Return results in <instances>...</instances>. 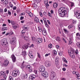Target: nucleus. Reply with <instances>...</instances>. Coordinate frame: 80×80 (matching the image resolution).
Masks as SVG:
<instances>
[{"instance_id":"obj_59","label":"nucleus","mask_w":80,"mask_h":80,"mask_svg":"<svg viewBox=\"0 0 80 80\" xmlns=\"http://www.w3.org/2000/svg\"><path fill=\"white\" fill-rule=\"evenodd\" d=\"M38 53V58H40V54L38 53Z\"/></svg>"},{"instance_id":"obj_44","label":"nucleus","mask_w":80,"mask_h":80,"mask_svg":"<svg viewBox=\"0 0 80 80\" xmlns=\"http://www.w3.org/2000/svg\"><path fill=\"white\" fill-rule=\"evenodd\" d=\"M43 20L44 23H45V22H47V21H46V18H43Z\"/></svg>"},{"instance_id":"obj_55","label":"nucleus","mask_w":80,"mask_h":80,"mask_svg":"<svg viewBox=\"0 0 80 80\" xmlns=\"http://www.w3.org/2000/svg\"><path fill=\"white\" fill-rule=\"evenodd\" d=\"M77 47H78L79 48H80V44L79 43H77Z\"/></svg>"},{"instance_id":"obj_13","label":"nucleus","mask_w":80,"mask_h":80,"mask_svg":"<svg viewBox=\"0 0 80 80\" xmlns=\"http://www.w3.org/2000/svg\"><path fill=\"white\" fill-rule=\"evenodd\" d=\"M8 63H9L8 60H6L4 61V62L3 63V65L5 67H7V66L8 65Z\"/></svg>"},{"instance_id":"obj_38","label":"nucleus","mask_w":80,"mask_h":80,"mask_svg":"<svg viewBox=\"0 0 80 80\" xmlns=\"http://www.w3.org/2000/svg\"><path fill=\"white\" fill-rule=\"evenodd\" d=\"M52 53L53 54H54V55H56V54H57V52L56 51L54 50L53 51Z\"/></svg>"},{"instance_id":"obj_63","label":"nucleus","mask_w":80,"mask_h":80,"mask_svg":"<svg viewBox=\"0 0 80 80\" xmlns=\"http://www.w3.org/2000/svg\"><path fill=\"white\" fill-rule=\"evenodd\" d=\"M46 5L47 7H49V5L48 3H48H46Z\"/></svg>"},{"instance_id":"obj_2","label":"nucleus","mask_w":80,"mask_h":80,"mask_svg":"<svg viewBox=\"0 0 80 80\" xmlns=\"http://www.w3.org/2000/svg\"><path fill=\"white\" fill-rule=\"evenodd\" d=\"M68 12V9L65 7H61L59 8L58 10L59 15L61 17H63L66 15Z\"/></svg>"},{"instance_id":"obj_54","label":"nucleus","mask_w":80,"mask_h":80,"mask_svg":"<svg viewBox=\"0 0 80 80\" xmlns=\"http://www.w3.org/2000/svg\"><path fill=\"white\" fill-rule=\"evenodd\" d=\"M24 39L25 40H28V38L26 36L24 37Z\"/></svg>"},{"instance_id":"obj_4","label":"nucleus","mask_w":80,"mask_h":80,"mask_svg":"<svg viewBox=\"0 0 80 80\" xmlns=\"http://www.w3.org/2000/svg\"><path fill=\"white\" fill-rule=\"evenodd\" d=\"M20 74V71L18 70H15L13 71V72L12 73V75L14 77H17V75H18Z\"/></svg>"},{"instance_id":"obj_47","label":"nucleus","mask_w":80,"mask_h":80,"mask_svg":"<svg viewBox=\"0 0 80 80\" xmlns=\"http://www.w3.org/2000/svg\"><path fill=\"white\" fill-rule=\"evenodd\" d=\"M56 48L57 49H59V48H60V46H58V45H57L56 46Z\"/></svg>"},{"instance_id":"obj_53","label":"nucleus","mask_w":80,"mask_h":80,"mask_svg":"<svg viewBox=\"0 0 80 80\" xmlns=\"http://www.w3.org/2000/svg\"><path fill=\"white\" fill-rule=\"evenodd\" d=\"M8 15H11L12 14V13H11L10 11L9 10L8 11Z\"/></svg>"},{"instance_id":"obj_10","label":"nucleus","mask_w":80,"mask_h":80,"mask_svg":"<svg viewBox=\"0 0 80 80\" xmlns=\"http://www.w3.org/2000/svg\"><path fill=\"white\" fill-rule=\"evenodd\" d=\"M11 58L13 62H15L16 61H17L16 57L15 56V55L14 54H12L11 55Z\"/></svg>"},{"instance_id":"obj_22","label":"nucleus","mask_w":80,"mask_h":80,"mask_svg":"<svg viewBox=\"0 0 80 80\" xmlns=\"http://www.w3.org/2000/svg\"><path fill=\"white\" fill-rule=\"evenodd\" d=\"M34 20L35 22L36 23H38V22H39V19L38 18H36L34 19Z\"/></svg>"},{"instance_id":"obj_29","label":"nucleus","mask_w":80,"mask_h":80,"mask_svg":"<svg viewBox=\"0 0 80 80\" xmlns=\"http://www.w3.org/2000/svg\"><path fill=\"white\" fill-rule=\"evenodd\" d=\"M7 30V27H4L2 28V31H5V30Z\"/></svg>"},{"instance_id":"obj_21","label":"nucleus","mask_w":80,"mask_h":80,"mask_svg":"<svg viewBox=\"0 0 80 80\" xmlns=\"http://www.w3.org/2000/svg\"><path fill=\"white\" fill-rule=\"evenodd\" d=\"M28 48V45L23 46H22V48L23 49H24V50L25 49H27Z\"/></svg>"},{"instance_id":"obj_33","label":"nucleus","mask_w":80,"mask_h":80,"mask_svg":"<svg viewBox=\"0 0 80 80\" xmlns=\"http://www.w3.org/2000/svg\"><path fill=\"white\" fill-rule=\"evenodd\" d=\"M59 55H60V56H62V51H60L58 52Z\"/></svg>"},{"instance_id":"obj_20","label":"nucleus","mask_w":80,"mask_h":80,"mask_svg":"<svg viewBox=\"0 0 80 80\" xmlns=\"http://www.w3.org/2000/svg\"><path fill=\"white\" fill-rule=\"evenodd\" d=\"M2 76L3 77L2 78H3L4 80H6L7 79V76L5 75V73H4Z\"/></svg>"},{"instance_id":"obj_37","label":"nucleus","mask_w":80,"mask_h":80,"mask_svg":"<svg viewBox=\"0 0 80 80\" xmlns=\"http://www.w3.org/2000/svg\"><path fill=\"white\" fill-rule=\"evenodd\" d=\"M12 27L14 29H16V28H17V27L15 25H12Z\"/></svg>"},{"instance_id":"obj_61","label":"nucleus","mask_w":80,"mask_h":80,"mask_svg":"<svg viewBox=\"0 0 80 80\" xmlns=\"http://www.w3.org/2000/svg\"><path fill=\"white\" fill-rule=\"evenodd\" d=\"M62 39L63 41L64 42H65V43H67V41H65V38H62Z\"/></svg>"},{"instance_id":"obj_32","label":"nucleus","mask_w":80,"mask_h":80,"mask_svg":"<svg viewBox=\"0 0 80 80\" xmlns=\"http://www.w3.org/2000/svg\"><path fill=\"white\" fill-rule=\"evenodd\" d=\"M48 48H52V44H49L48 46Z\"/></svg>"},{"instance_id":"obj_15","label":"nucleus","mask_w":80,"mask_h":80,"mask_svg":"<svg viewBox=\"0 0 80 80\" xmlns=\"http://www.w3.org/2000/svg\"><path fill=\"white\" fill-rule=\"evenodd\" d=\"M28 55L31 58H33V56L32 55V52L31 51H30Z\"/></svg>"},{"instance_id":"obj_9","label":"nucleus","mask_w":80,"mask_h":80,"mask_svg":"<svg viewBox=\"0 0 80 80\" xmlns=\"http://www.w3.org/2000/svg\"><path fill=\"white\" fill-rule=\"evenodd\" d=\"M73 40V37L72 36H70L69 37V42L68 43V45H72V43H73V41H72Z\"/></svg>"},{"instance_id":"obj_30","label":"nucleus","mask_w":80,"mask_h":80,"mask_svg":"<svg viewBox=\"0 0 80 80\" xmlns=\"http://www.w3.org/2000/svg\"><path fill=\"white\" fill-rule=\"evenodd\" d=\"M4 73H5V72L1 71L0 72V76H2Z\"/></svg>"},{"instance_id":"obj_26","label":"nucleus","mask_w":80,"mask_h":80,"mask_svg":"<svg viewBox=\"0 0 80 80\" xmlns=\"http://www.w3.org/2000/svg\"><path fill=\"white\" fill-rule=\"evenodd\" d=\"M28 77V75H27V74H25L23 77V78H24V79H26V78H27V77Z\"/></svg>"},{"instance_id":"obj_36","label":"nucleus","mask_w":80,"mask_h":80,"mask_svg":"<svg viewBox=\"0 0 80 80\" xmlns=\"http://www.w3.org/2000/svg\"><path fill=\"white\" fill-rule=\"evenodd\" d=\"M44 23L46 27H47L48 28L49 27V25L47 24V22H44Z\"/></svg>"},{"instance_id":"obj_11","label":"nucleus","mask_w":80,"mask_h":80,"mask_svg":"<svg viewBox=\"0 0 80 80\" xmlns=\"http://www.w3.org/2000/svg\"><path fill=\"white\" fill-rule=\"evenodd\" d=\"M75 14L76 15V17L77 18H78V19L80 18V12H79L78 11L75 12Z\"/></svg>"},{"instance_id":"obj_50","label":"nucleus","mask_w":80,"mask_h":80,"mask_svg":"<svg viewBox=\"0 0 80 80\" xmlns=\"http://www.w3.org/2000/svg\"><path fill=\"white\" fill-rule=\"evenodd\" d=\"M80 33H79V32H78L76 33V36H78V37H80Z\"/></svg>"},{"instance_id":"obj_40","label":"nucleus","mask_w":80,"mask_h":80,"mask_svg":"<svg viewBox=\"0 0 80 80\" xmlns=\"http://www.w3.org/2000/svg\"><path fill=\"white\" fill-rule=\"evenodd\" d=\"M9 80H13V78L12 77L10 76L9 77Z\"/></svg>"},{"instance_id":"obj_23","label":"nucleus","mask_w":80,"mask_h":80,"mask_svg":"<svg viewBox=\"0 0 80 80\" xmlns=\"http://www.w3.org/2000/svg\"><path fill=\"white\" fill-rule=\"evenodd\" d=\"M25 63V62L23 61L22 64V65L21 66V68L22 69H23L24 68V66L23 65V63Z\"/></svg>"},{"instance_id":"obj_62","label":"nucleus","mask_w":80,"mask_h":80,"mask_svg":"<svg viewBox=\"0 0 80 80\" xmlns=\"http://www.w3.org/2000/svg\"><path fill=\"white\" fill-rule=\"evenodd\" d=\"M29 69V72H32V68H31Z\"/></svg>"},{"instance_id":"obj_41","label":"nucleus","mask_w":80,"mask_h":80,"mask_svg":"<svg viewBox=\"0 0 80 80\" xmlns=\"http://www.w3.org/2000/svg\"><path fill=\"white\" fill-rule=\"evenodd\" d=\"M22 35H23L24 34V33H25V30H22Z\"/></svg>"},{"instance_id":"obj_31","label":"nucleus","mask_w":80,"mask_h":80,"mask_svg":"<svg viewBox=\"0 0 80 80\" xmlns=\"http://www.w3.org/2000/svg\"><path fill=\"white\" fill-rule=\"evenodd\" d=\"M31 38L32 41L33 42H35V41H36V39H35V38L33 37H32Z\"/></svg>"},{"instance_id":"obj_57","label":"nucleus","mask_w":80,"mask_h":80,"mask_svg":"<svg viewBox=\"0 0 80 80\" xmlns=\"http://www.w3.org/2000/svg\"><path fill=\"white\" fill-rule=\"evenodd\" d=\"M64 30L66 33H68V31H67V30L65 29H64Z\"/></svg>"},{"instance_id":"obj_46","label":"nucleus","mask_w":80,"mask_h":80,"mask_svg":"<svg viewBox=\"0 0 80 80\" xmlns=\"http://www.w3.org/2000/svg\"><path fill=\"white\" fill-rule=\"evenodd\" d=\"M44 1L45 4L46 3H48V0H44Z\"/></svg>"},{"instance_id":"obj_7","label":"nucleus","mask_w":80,"mask_h":80,"mask_svg":"<svg viewBox=\"0 0 80 80\" xmlns=\"http://www.w3.org/2000/svg\"><path fill=\"white\" fill-rule=\"evenodd\" d=\"M36 78V75L32 74L30 76L29 78V80H33Z\"/></svg>"},{"instance_id":"obj_43","label":"nucleus","mask_w":80,"mask_h":80,"mask_svg":"<svg viewBox=\"0 0 80 80\" xmlns=\"http://www.w3.org/2000/svg\"><path fill=\"white\" fill-rule=\"evenodd\" d=\"M48 15L50 17H51V18L52 16V14H51L50 12H48Z\"/></svg>"},{"instance_id":"obj_19","label":"nucleus","mask_w":80,"mask_h":80,"mask_svg":"<svg viewBox=\"0 0 80 80\" xmlns=\"http://www.w3.org/2000/svg\"><path fill=\"white\" fill-rule=\"evenodd\" d=\"M22 55L24 57H25V56H26L27 55V54H26V51H24L22 52Z\"/></svg>"},{"instance_id":"obj_45","label":"nucleus","mask_w":80,"mask_h":80,"mask_svg":"<svg viewBox=\"0 0 80 80\" xmlns=\"http://www.w3.org/2000/svg\"><path fill=\"white\" fill-rule=\"evenodd\" d=\"M39 15L41 17H43V14H42V13L41 11L39 12Z\"/></svg>"},{"instance_id":"obj_17","label":"nucleus","mask_w":80,"mask_h":80,"mask_svg":"<svg viewBox=\"0 0 80 80\" xmlns=\"http://www.w3.org/2000/svg\"><path fill=\"white\" fill-rule=\"evenodd\" d=\"M42 33L43 35L45 36L46 35H47V32H46V30L45 29H43Z\"/></svg>"},{"instance_id":"obj_18","label":"nucleus","mask_w":80,"mask_h":80,"mask_svg":"<svg viewBox=\"0 0 80 80\" xmlns=\"http://www.w3.org/2000/svg\"><path fill=\"white\" fill-rule=\"evenodd\" d=\"M53 7L55 8H57V7H58V3H54L53 4Z\"/></svg>"},{"instance_id":"obj_42","label":"nucleus","mask_w":80,"mask_h":80,"mask_svg":"<svg viewBox=\"0 0 80 80\" xmlns=\"http://www.w3.org/2000/svg\"><path fill=\"white\" fill-rule=\"evenodd\" d=\"M73 27V26H72V25H70L69 26H68V28L69 29L71 28H72Z\"/></svg>"},{"instance_id":"obj_5","label":"nucleus","mask_w":80,"mask_h":80,"mask_svg":"<svg viewBox=\"0 0 80 80\" xmlns=\"http://www.w3.org/2000/svg\"><path fill=\"white\" fill-rule=\"evenodd\" d=\"M8 42L7 41V40L5 39H3L1 41V44L4 47H7L8 46Z\"/></svg>"},{"instance_id":"obj_14","label":"nucleus","mask_w":80,"mask_h":80,"mask_svg":"<svg viewBox=\"0 0 80 80\" xmlns=\"http://www.w3.org/2000/svg\"><path fill=\"white\" fill-rule=\"evenodd\" d=\"M37 42L38 43H40L42 42V39L39 38L37 39Z\"/></svg>"},{"instance_id":"obj_16","label":"nucleus","mask_w":80,"mask_h":80,"mask_svg":"<svg viewBox=\"0 0 80 80\" xmlns=\"http://www.w3.org/2000/svg\"><path fill=\"white\" fill-rule=\"evenodd\" d=\"M28 14V15L30 17H33V14L31 12L28 11V12H26Z\"/></svg>"},{"instance_id":"obj_24","label":"nucleus","mask_w":80,"mask_h":80,"mask_svg":"<svg viewBox=\"0 0 80 80\" xmlns=\"http://www.w3.org/2000/svg\"><path fill=\"white\" fill-rule=\"evenodd\" d=\"M38 29L40 32H42V28L40 26L38 27Z\"/></svg>"},{"instance_id":"obj_39","label":"nucleus","mask_w":80,"mask_h":80,"mask_svg":"<svg viewBox=\"0 0 80 80\" xmlns=\"http://www.w3.org/2000/svg\"><path fill=\"white\" fill-rule=\"evenodd\" d=\"M55 61L58 62L59 61V58L58 57H57L56 58Z\"/></svg>"},{"instance_id":"obj_49","label":"nucleus","mask_w":80,"mask_h":80,"mask_svg":"<svg viewBox=\"0 0 80 80\" xmlns=\"http://www.w3.org/2000/svg\"><path fill=\"white\" fill-rule=\"evenodd\" d=\"M71 3V7H73V6H74V3L73 2H70Z\"/></svg>"},{"instance_id":"obj_28","label":"nucleus","mask_w":80,"mask_h":80,"mask_svg":"<svg viewBox=\"0 0 80 80\" xmlns=\"http://www.w3.org/2000/svg\"><path fill=\"white\" fill-rule=\"evenodd\" d=\"M8 0H6L4 2V3L5 5H7L8 4Z\"/></svg>"},{"instance_id":"obj_25","label":"nucleus","mask_w":80,"mask_h":80,"mask_svg":"<svg viewBox=\"0 0 80 80\" xmlns=\"http://www.w3.org/2000/svg\"><path fill=\"white\" fill-rule=\"evenodd\" d=\"M56 40L57 41H58V42H60V38L59 37H57L56 38Z\"/></svg>"},{"instance_id":"obj_48","label":"nucleus","mask_w":80,"mask_h":80,"mask_svg":"<svg viewBox=\"0 0 80 80\" xmlns=\"http://www.w3.org/2000/svg\"><path fill=\"white\" fill-rule=\"evenodd\" d=\"M43 14L45 15V16H47V13L46 12H43Z\"/></svg>"},{"instance_id":"obj_1","label":"nucleus","mask_w":80,"mask_h":80,"mask_svg":"<svg viewBox=\"0 0 80 80\" xmlns=\"http://www.w3.org/2000/svg\"><path fill=\"white\" fill-rule=\"evenodd\" d=\"M45 67L43 66H41L39 68V72H41V75L42 77H43L45 78H46L47 77H48V74L47 72L45 71Z\"/></svg>"},{"instance_id":"obj_6","label":"nucleus","mask_w":80,"mask_h":80,"mask_svg":"<svg viewBox=\"0 0 80 80\" xmlns=\"http://www.w3.org/2000/svg\"><path fill=\"white\" fill-rule=\"evenodd\" d=\"M68 53L69 55L71 56V58H75V55H74V50H68Z\"/></svg>"},{"instance_id":"obj_64","label":"nucleus","mask_w":80,"mask_h":80,"mask_svg":"<svg viewBox=\"0 0 80 80\" xmlns=\"http://www.w3.org/2000/svg\"><path fill=\"white\" fill-rule=\"evenodd\" d=\"M61 80H66V79L64 78H61Z\"/></svg>"},{"instance_id":"obj_27","label":"nucleus","mask_w":80,"mask_h":80,"mask_svg":"<svg viewBox=\"0 0 80 80\" xmlns=\"http://www.w3.org/2000/svg\"><path fill=\"white\" fill-rule=\"evenodd\" d=\"M25 67L26 68H28V69H30V66L29 65H26L25 66Z\"/></svg>"},{"instance_id":"obj_52","label":"nucleus","mask_w":80,"mask_h":80,"mask_svg":"<svg viewBox=\"0 0 80 80\" xmlns=\"http://www.w3.org/2000/svg\"><path fill=\"white\" fill-rule=\"evenodd\" d=\"M33 72H34L35 73V74H37V70H34V71H33Z\"/></svg>"},{"instance_id":"obj_56","label":"nucleus","mask_w":80,"mask_h":80,"mask_svg":"<svg viewBox=\"0 0 80 80\" xmlns=\"http://www.w3.org/2000/svg\"><path fill=\"white\" fill-rule=\"evenodd\" d=\"M72 22L73 23H74V24H75L76 23H77V21L75 20H73L72 21Z\"/></svg>"},{"instance_id":"obj_8","label":"nucleus","mask_w":80,"mask_h":80,"mask_svg":"<svg viewBox=\"0 0 80 80\" xmlns=\"http://www.w3.org/2000/svg\"><path fill=\"white\" fill-rule=\"evenodd\" d=\"M13 40L12 41L11 43L12 45H16V38L14 37L12 38Z\"/></svg>"},{"instance_id":"obj_58","label":"nucleus","mask_w":80,"mask_h":80,"mask_svg":"<svg viewBox=\"0 0 80 80\" xmlns=\"http://www.w3.org/2000/svg\"><path fill=\"white\" fill-rule=\"evenodd\" d=\"M50 55V53H49L48 54H46L45 55V57H47L48 55Z\"/></svg>"},{"instance_id":"obj_12","label":"nucleus","mask_w":80,"mask_h":80,"mask_svg":"<svg viewBox=\"0 0 80 80\" xmlns=\"http://www.w3.org/2000/svg\"><path fill=\"white\" fill-rule=\"evenodd\" d=\"M45 65L46 67H50L51 66V62L48 61H47L45 63Z\"/></svg>"},{"instance_id":"obj_35","label":"nucleus","mask_w":80,"mask_h":80,"mask_svg":"<svg viewBox=\"0 0 80 80\" xmlns=\"http://www.w3.org/2000/svg\"><path fill=\"white\" fill-rule=\"evenodd\" d=\"M55 63L57 66L59 65V62L58 61H55Z\"/></svg>"},{"instance_id":"obj_3","label":"nucleus","mask_w":80,"mask_h":80,"mask_svg":"<svg viewBox=\"0 0 80 80\" xmlns=\"http://www.w3.org/2000/svg\"><path fill=\"white\" fill-rule=\"evenodd\" d=\"M56 74L55 72L52 71L51 72L50 76V79L51 80H56Z\"/></svg>"},{"instance_id":"obj_51","label":"nucleus","mask_w":80,"mask_h":80,"mask_svg":"<svg viewBox=\"0 0 80 80\" xmlns=\"http://www.w3.org/2000/svg\"><path fill=\"white\" fill-rule=\"evenodd\" d=\"M64 62L66 63H67L68 62L67 60H66V59L64 58Z\"/></svg>"},{"instance_id":"obj_60","label":"nucleus","mask_w":80,"mask_h":80,"mask_svg":"<svg viewBox=\"0 0 80 80\" xmlns=\"http://www.w3.org/2000/svg\"><path fill=\"white\" fill-rule=\"evenodd\" d=\"M34 47V45H33V44H32L29 46V47L30 48H32V47Z\"/></svg>"},{"instance_id":"obj_34","label":"nucleus","mask_w":80,"mask_h":80,"mask_svg":"<svg viewBox=\"0 0 80 80\" xmlns=\"http://www.w3.org/2000/svg\"><path fill=\"white\" fill-rule=\"evenodd\" d=\"M76 75L77 76V78H78V79H80V74H76Z\"/></svg>"}]
</instances>
